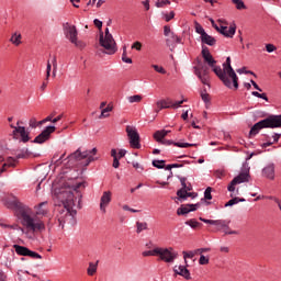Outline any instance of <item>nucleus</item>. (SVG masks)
I'll use <instances>...</instances> for the list:
<instances>
[{
    "instance_id": "nucleus-28",
    "label": "nucleus",
    "mask_w": 281,
    "mask_h": 281,
    "mask_svg": "<svg viewBox=\"0 0 281 281\" xmlns=\"http://www.w3.org/2000/svg\"><path fill=\"white\" fill-rule=\"evenodd\" d=\"M201 41L204 45H210V47H214V45H216V38H214L212 35H209L207 33L201 37Z\"/></svg>"
},
{
    "instance_id": "nucleus-27",
    "label": "nucleus",
    "mask_w": 281,
    "mask_h": 281,
    "mask_svg": "<svg viewBox=\"0 0 281 281\" xmlns=\"http://www.w3.org/2000/svg\"><path fill=\"white\" fill-rule=\"evenodd\" d=\"M162 143L165 146H177L178 148H191L192 146H196V144H189V143H175L172 140H164Z\"/></svg>"
},
{
    "instance_id": "nucleus-40",
    "label": "nucleus",
    "mask_w": 281,
    "mask_h": 281,
    "mask_svg": "<svg viewBox=\"0 0 281 281\" xmlns=\"http://www.w3.org/2000/svg\"><path fill=\"white\" fill-rule=\"evenodd\" d=\"M122 60H123V63H126L127 65L133 64V59H131L126 56V47H123Z\"/></svg>"
},
{
    "instance_id": "nucleus-3",
    "label": "nucleus",
    "mask_w": 281,
    "mask_h": 281,
    "mask_svg": "<svg viewBox=\"0 0 281 281\" xmlns=\"http://www.w3.org/2000/svg\"><path fill=\"white\" fill-rule=\"evenodd\" d=\"M214 74L222 80L223 85L228 89H232V81L234 89H238V76L234 68L232 67V57H227L226 61L223 64V68L217 66L213 69ZM231 78V79H229Z\"/></svg>"
},
{
    "instance_id": "nucleus-52",
    "label": "nucleus",
    "mask_w": 281,
    "mask_h": 281,
    "mask_svg": "<svg viewBox=\"0 0 281 281\" xmlns=\"http://www.w3.org/2000/svg\"><path fill=\"white\" fill-rule=\"evenodd\" d=\"M201 98H202L203 102H205V103L210 102V94L207 92H205V90H204V92H201Z\"/></svg>"
},
{
    "instance_id": "nucleus-60",
    "label": "nucleus",
    "mask_w": 281,
    "mask_h": 281,
    "mask_svg": "<svg viewBox=\"0 0 281 281\" xmlns=\"http://www.w3.org/2000/svg\"><path fill=\"white\" fill-rule=\"evenodd\" d=\"M93 23H94L95 27H98L99 30H102V21L94 19Z\"/></svg>"
},
{
    "instance_id": "nucleus-38",
    "label": "nucleus",
    "mask_w": 281,
    "mask_h": 281,
    "mask_svg": "<svg viewBox=\"0 0 281 281\" xmlns=\"http://www.w3.org/2000/svg\"><path fill=\"white\" fill-rule=\"evenodd\" d=\"M155 5L156 8H166V5H170V0H157Z\"/></svg>"
},
{
    "instance_id": "nucleus-17",
    "label": "nucleus",
    "mask_w": 281,
    "mask_h": 281,
    "mask_svg": "<svg viewBox=\"0 0 281 281\" xmlns=\"http://www.w3.org/2000/svg\"><path fill=\"white\" fill-rule=\"evenodd\" d=\"M11 128H13V137L14 139H19V135L22 138V142L27 143L30 142V134H27V132L25 131L24 126H14V125H10Z\"/></svg>"
},
{
    "instance_id": "nucleus-8",
    "label": "nucleus",
    "mask_w": 281,
    "mask_h": 281,
    "mask_svg": "<svg viewBox=\"0 0 281 281\" xmlns=\"http://www.w3.org/2000/svg\"><path fill=\"white\" fill-rule=\"evenodd\" d=\"M210 21L212 27H214L216 32H220V34H223V36H225L226 38H233L234 34H236V25L229 26V29L227 30V22H225L224 20L217 21L220 23V26L218 24H216V22H214V20L211 19Z\"/></svg>"
},
{
    "instance_id": "nucleus-61",
    "label": "nucleus",
    "mask_w": 281,
    "mask_h": 281,
    "mask_svg": "<svg viewBox=\"0 0 281 281\" xmlns=\"http://www.w3.org/2000/svg\"><path fill=\"white\" fill-rule=\"evenodd\" d=\"M224 234L227 236V235L238 234V232L237 231H229V227H228V228H224Z\"/></svg>"
},
{
    "instance_id": "nucleus-62",
    "label": "nucleus",
    "mask_w": 281,
    "mask_h": 281,
    "mask_svg": "<svg viewBox=\"0 0 281 281\" xmlns=\"http://www.w3.org/2000/svg\"><path fill=\"white\" fill-rule=\"evenodd\" d=\"M52 65H53V67H55V69H58V60L56 58V55L53 56Z\"/></svg>"
},
{
    "instance_id": "nucleus-64",
    "label": "nucleus",
    "mask_w": 281,
    "mask_h": 281,
    "mask_svg": "<svg viewBox=\"0 0 281 281\" xmlns=\"http://www.w3.org/2000/svg\"><path fill=\"white\" fill-rule=\"evenodd\" d=\"M143 5H144V8H145V10H150V1H148V0H145V1H143Z\"/></svg>"
},
{
    "instance_id": "nucleus-14",
    "label": "nucleus",
    "mask_w": 281,
    "mask_h": 281,
    "mask_svg": "<svg viewBox=\"0 0 281 281\" xmlns=\"http://www.w3.org/2000/svg\"><path fill=\"white\" fill-rule=\"evenodd\" d=\"M13 247L18 256H29V258H33L34 260H41L43 258L38 252L32 251L25 246L14 245Z\"/></svg>"
},
{
    "instance_id": "nucleus-50",
    "label": "nucleus",
    "mask_w": 281,
    "mask_h": 281,
    "mask_svg": "<svg viewBox=\"0 0 281 281\" xmlns=\"http://www.w3.org/2000/svg\"><path fill=\"white\" fill-rule=\"evenodd\" d=\"M276 49H278V48L273 44L266 45V52H268V54H271V52H276Z\"/></svg>"
},
{
    "instance_id": "nucleus-48",
    "label": "nucleus",
    "mask_w": 281,
    "mask_h": 281,
    "mask_svg": "<svg viewBox=\"0 0 281 281\" xmlns=\"http://www.w3.org/2000/svg\"><path fill=\"white\" fill-rule=\"evenodd\" d=\"M49 76H52V63L48 60L46 66V80H49Z\"/></svg>"
},
{
    "instance_id": "nucleus-24",
    "label": "nucleus",
    "mask_w": 281,
    "mask_h": 281,
    "mask_svg": "<svg viewBox=\"0 0 281 281\" xmlns=\"http://www.w3.org/2000/svg\"><path fill=\"white\" fill-rule=\"evenodd\" d=\"M177 43H181V37L177 36L175 33H171L169 36H167V40H166L167 47L175 49V45H177Z\"/></svg>"
},
{
    "instance_id": "nucleus-11",
    "label": "nucleus",
    "mask_w": 281,
    "mask_h": 281,
    "mask_svg": "<svg viewBox=\"0 0 281 281\" xmlns=\"http://www.w3.org/2000/svg\"><path fill=\"white\" fill-rule=\"evenodd\" d=\"M126 133L132 148H142V145H139V133H137V130L131 125H127Z\"/></svg>"
},
{
    "instance_id": "nucleus-15",
    "label": "nucleus",
    "mask_w": 281,
    "mask_h": 281,
    "mask_svg": "<svg viewBox=\"0 0 281 281\" xmlns=\"http://www.w3.org/2000/svg\"><path fill=\"white\" fill-rule=\"evenodd\" d=\"M247 181H249V172L239 173L228 184V188H227L228 192H235L236 186H238V183H246Z\"/></svg>"
},
{
    "instance_id": "nucleus-58",
    "label": "nucleus",
    "mask_w": 281,
    "mask_h": 281,
    "mask_svg": "<svg viewBox=\"0 0 281 281\" xmlns=\"http://www.w3.org/2000/svg\"><path fill=\"white\" fill-rule=\"evenodd\" d=\"M215 177H217V179H223V177H225V171L224 170L215 171Z\"/></svg>"
},
{
    "instance_id": "nucleus-44",
    "label": "nucleus",
    "mask_w": 281,
    "mask_h": 281,
    "mask_svg": "<svg viewBox=\"0 0 281 281\" xmlns=\"http://www.w3.org/2000/svg\"><path fill=\"white\" fill-rule=\"evenodd\" d=\"M144 258H147L148 256H157V248H154L153 250H146L143 251Z\"/></svg>"
},
{
    "instance_id": "nucleus-10",
    "label": "nucleus",
    "mask_w": 281,
    "mask_h": 281,
    "mask_svg": "<svg viewBox=\"0 0 281 281\" xmlns=\"http://www.w3.org/2000/svg\"><path fill=\"white\" fill-rule=\"evenodd\" d=\"M98 153V148H93L91 150L81 151L80 148H78L70 157L72 159H76L77 161H82V159H87L86 166H89L91 161H95V158H93V155Z\"/></svg>"
},
{
    "instance_id": "nucleus-19",
    "label": "nucleus",
    "mask_w": 281,
    "mask_h": 281,
    "mask_svg": "<svg viewBox=\"0 0 281 281\" xmlns=\"http://www.w3.org/2000/svg\"><path fill=\"white\" fill-rule=\"evenodd\" d=\"M202 58L204 59L206 65L212 68L213 71L215 67H218L216 66V60L214 59L212 53H210V49L207 47L202 48Z\"/></svg>"
},
{
    "instance_id": "nucleus-63",
    "label": "nucleus",
    "mask_w": 281,
    "mask_h": 281,
    "mask_svg": "<svg viewBox=\"0 0 281 281\" xmlns=\"http://www.w3.org/2000/svg\"><path fill=\"white\" fill-rule=\"evenodd\" d=\"M113 168H120V159L119 158H113Z\"/></svg>"
},
{
    "instance_id": "nucleus-18",
    "label": "nucleus",
    "mask_w": 281,
    "mask_h": 281,
    "mask_svg": "<svg viewBox=\"0 0 281 281\" xmlns=\"http://www.w3.org/2000/svg\"><path fill=\"white\" fill-rule=\"evenodd\" d=\"M202 223H206L207 225H216L217 229H228L229 228V221L227 220H205L200 217Z\"/></svg>"
},
{
    "instance_id": "nucleus-46",
    "label": "nucleus",
    "mask_w": 281,
    "mask_h": 281,
    "mask_svg": "<svg viewBox=\"0 0 281 281\" xmlns=\"http://www.w3.org/2000/svg\"><path fill=\"white\" fill-rule=\"evenodd\" d=\"M199 265H210V258L205 257L204 255L200 256Z\"/></svg>"
},
{
    "instance_id": "nucleus-12",
    "label": "nucleus",
    "mask_w": 281,
    "mask_h": 281,
    "mask_svg": "<svg viewBox=\"0 0 281 281\" xmlns=\"http://www.w3.org/2000/svg\"><path fill=\"white\" fill-rule=\"evenodd\" d=\"M183 102H186V100H181L178 102H172V100L170 99L157 101L156 112L159 113V111H161L162 109H179V106H181Z\"/></svg>"
},
{
    "instance_id": "nucleus-56",
    "label": "nucleus",
    "mask_w": 281,
    "mask_h": 281,
    "mask_svg": "<svg viewBox=\"0 0 281 281\" xmlns=\"http://www.w3.org/2000/svg\"><path fill=\"white\" fill-rule=\"evenodd\" d=\"M133 168L138 170V172H142L144 170V167L139 165V162H132Z\"/></svg>"
},
{
    "instance_id": "nucleus-47",
    "label": "nucleus",
    "mask_w": 281,
    "mask_h": 281,
    "mask_svg": "<svg viewBox=\"0 0 281 281\" xmlns=\"http://www.w3.org/2000/svg\"><path fill=\"white\" fill-rule=\"evenodd\" d=\"M188 196H194V193L184 191L182 193V196H178V199H180L181 201H186L188 199Z\"/></svg>"
},
{
    "instance_id": "nucleus-30",
    "label": "nucleus",
    "mask_w": 281,
    "mask_h": 281,
    "mask_svg": "<svg viewBox=\"0 0 281 281\" xmlns=\"http://www.w3.org/2000/svg\"><path fill=\"white\" fill-rule=\"evenodd\" d=\"M186 181H188V178H180V183L182 188L177 191V196H183V192H186V188L188 186Z\"/></svg>"
},
{
    "instance_id": "nucleus-26",
    "label": "nucleus",
    "mask_w": 281,
    "mask_h": 281,
    "mask_svg": "<svg viewBox=\"0 0 281 281\" xmlns=\"http://www.w3.org/2000/svg\"><path fill=\"white\" fill-rule=\"evenodd\" d=\"M167 135H168V132H166V130L156 131L154 133V139H156L158 144H166L164 139L166 138Z\"/></svg>"
},
{
    "instance_id": "nucleus-6",
    "label": "nucleus",
    "mask_w": 281,
    "mask_h": 281,
    "mask_svg": "<svg viewBox=\"0 0 281 281\" xmlns=\"http://www.w3.org/2000/svg\"><path fill=\"white\" fill-rule=\"evenodd\" d=\"M64 32L66 38L70 41L72 45H75L79 49H85V47H87V44H85V42L78 40V30L76 29V25L66 24Z\"/></svg>"
},
{
    "instance_id": "nucleus-36",
    "label": "nucleus",
    "mask_w": 281,
    "mask_h": 281,
    "mask_svg": "<svg viewBox=\"0 0 281 281\" xmlns=\"http://www.w3.org/2000/svg\"><path fill=\"white\" fill-rule=\"evenodd\" d=\"M186 225H189L192 229H196V227H201V223H199L196 220H189L186 222Z\"/></svg>"
},
{
    "instance_id": "nucleus-31",
    "label": "nucleus",
    "mask_w": 281,
    "mask_h": 281,
    "mask_svg": "<svg viewBox=\"0 0 281 281\" xmlns=\"http://www.w3.org/2000/svg\"><path fill=\"white\" fill-rule=\"evenodd\" d=\"M238 203H245V199H240V198H233L232 200H229L226 204L225 207H232V205H236Z\"/></svg>"
},
{
    "instance_id": "nucleus-25",
    "label": "nucleus",
    "mask_w": 281,
    "mask_h": 281,
    "mask_svg": "<svg viewBox=\"0 0 281 281\" xmlns=\"http://www.w3.org/2000/svg\"><path fill=\"white\" fill-rule=\"evenodd\" d=\"M175 273H177V276H182V278H186V280H190V270H188V268H186L184 266H176L173 269Z\"/></svg>"
},
{
    "instance_id": "nucleus-53",
    "label": "nucleus",
    "mask_w": 281,
    "mask_h": 281,
    "mask_svg": "<svg viewBox=\"0 0 281 281\" xmlns=\"http://www.w3.org/2000/svg\"><path fill=\"white\" fill-rule=\"evenodd\" d=\"M132 49H136L137 52H142V42H135L132 45Z\"/></svg>"
},
{
    "instance_id": "nucleus-4",
    "label": "nucleus",
    "mask_w": 281,
    "mask_h": 281,
    "mask_svg": "<svg viewBox=\"0 0 281 281\" xmlns=\"http://www.w3.org/2000/svg\"><path fill=\"white\" fill-rule=\"evenodd\" d=\"M281 127V115L276 116H269L265 120L259 121L256 123L249 132V137H255V135H258L262 128H280Z\"/></svg>"
},
{
    "instance_id": "nucleus-39",
    "label": "nucleus",
    "mask_w": 281,
    "mask_h": 281,
    "mask_svg": "<svg viewBox=\"0 0 281 281\" xmlns=\"http://www.w3.org/2000/svg\"><path fill=\"white\" fill-rule=\"evenodd\" d=\"M64 157H65V154H63L59 158H58V155H55L52 159V164H55V166H60V164H63Z\"/></svg>"
},
{
    "instance_id": "nucleus-43",
    "label": "nucleus",
    "mask_w": 281,
    "mask_h": 281,
    "mask_svg": "<svg viewBox=\"0 0 281 281\" xmlns=\"http://www.w3.org/2000/svg\"><path fill=\"white\" fill-rule=\"evenodd\" d=\"M233 3L236 5L237 10H245V2L243 0H233Z\"/></svg>"
},
{
    "instance_id": "nucleus-7",
    "label": "nucleus",
    "mask_w": 281,
    "mask_h": 281,
    "mask_svg": "<svg viewBox=\"0 0 281 281\" xmlns=\"http://www.w3.org/2000/svg\"><path fill=\"white\" fill-rule=\"evenodd\" d=\"M156 256L161 260L162 262L172 263L175 260H177L179 254L175 251V248H161L156 247Z\"/></svg>"
},
{
    "instance_id": "nucleus-41",
    "label": "nucleus",
    "mask_w": 281,
    "mask_h": 281,
    "mask_svg": "<svg viewBox=\"0 0 281 281\" xmlns=\"http://www.w3.org/2000/svg\"><path fill=\"white\" fill-rule=\"evenodd\" d=\"M183 259L184 260H188V258L192 259L196 256V250H193V251H183Z\"/></svg>"
},
{
    "instance_id": "nucleus-20",
    "label": "nucleus",
    "mask_w": 281,
    "mask_h": 281,
    "mask_svg": "<svg viewBox=\"0 0 281 281\" xmlns=\"http://www.w3.org/2000/svg\"><path fill=\"white\" fill-rule=\"evenodd\" d=\"M48 212L49 209L47 207V201H45L35 206V213L32 212V214L33 216H35V218H38V221H41V217L38 216H47Z\"/></svg>"
},
{
    "instance_id": "nucleus-57",
    "label": "nucleus",
    "mask_w": 281,
    "mask_h": 281,
    "mask_svg": "<svg viewBox=\"0 0 281 281\" xmlns=\"http://www.w3.org/2000/svg\"><path fill=\"white\" fill-rule=\"evenodd\" d=\"M207 251H211V248H198L195 249V254L199 255V254H205Z\"/></svg>"
},
{
    "instance_id": "nucleus-35",
    "label": "nucleus",
    "mask_w": 281,
    "mask_h": 281,
    "mask_svg": "<svg viewBox=\"0 0 281 281\" xmlns=\"http://www.w3.org/2000/svg\"><path fill=\"white\" fill-rule=\"evenodd\" d=\"M195 32L196 34H200V38H202L206 34L205 29H203V26L198 22H195Z\"/></svg>"
},
{
    "instance_id": "nucleus-49",
    "label": "nucleus",
    "mask_w": 281,
    "mask_h": 281,
    "mask_svg": "<svg viewBox=\"0 0 281 281\" xmlns=\"http://www.w3.org/2000/svg\"><path fill=\"white\" fill-rule=\"evenodd\" d=\"M151 67H153V69H155V71H157L158 74H166V69H164V67H161V66L153 65Z\"/></svg>"
},
{
    "instance_id": "nucleus-16",
    "label": "nucleus",
    "mask_w": 281,
    "mask_h": 281,
    "mask_svg": "<svg viewBox=\"0 0 281 281\" xmlns=\"http://www.w3.org/2000/svg\"><path fill=\"white\" fill-rule=\"evenodd\" d=\"M56 131V126H47L40 135L34 139V144H45L52 136V133Z\"/></svg>"
},
{
    "instance_id": "nucleus-5",
    "label": "nucleus",
    "mask_w": 281,
    "mask_h": 281,
    "mask_svg": "<svg viewBox=\"0 0 281 281\" xmlns=\"http://www.w3.org/2000/svg\"><path fill=\"white\" fill-rule=\"evenodd\" d=\"M99 44L105 50V54L110 56L117 52V43H115V38H113V34L109 32V27L105 29V33L101 32L99 37Z\"/></svg>"
},
{
    "instance_id": "nucleus-1",
    "label": "nucleus",
    "mask_w": 281,
    "mask_h": 281,
    "mask_svg": "<svg viewBox=\"0 0 281 281\" xmlns=\"http://www.w3.org/2000/svg\"><path fill=\"white\" fill-rule=\"evenodd\" d=\"M3 201L5 207H8V210H13L18 218H20L22 232L27 235V238H34V234H43V232H45V222L38 220L32 213V209L21 203L16 196L9 194Z\"/></svg>"
},
{
    "instance_id": "nucleus-9",
    "label": "nucleus",
    "mask_w": 281,
    "mask_h": 281,
    "mask_svg": "<svg viewBox=\"0 0 281 281\" xmlns=\"http://www.w3.org/2000/svg\"><path fill=\"white\" fill-rule=\"evenodd\" d=\"M195 76L201 80L202 85H210V66L199 61L198 66L193 67Z\"/></svg>"
},
{
    "instance_id": "nucleus-33",
    "label": "nucleus",
    "mask_w": 281,
    "mask_h": 281,
    "mask_svg": "<svg viewBox=\"0 0 281 281\" xmlns=\"http://www.w3.org/2000/svg\"><path fill=\"white\" fill-rule=\"evenodd\" d=\"M98 271V265L90 262L87 269L88 276H93Z\"/></svg>"
},
{
    "instance_id": "nucleus-34",
    "label": "nucleus",
    "mask_w": 281,
    "mask_h": 281,
    "mask_svg": "<svg viewBox=\"0 0 281 281\" xmlns=\"http://www.w3.org/2000/svg\"><path fill=\"white\" fill-rule=\"evenodd\" d=\"M127 100H128L130 104H134V102H137V103L142 102L143 97H142V94H134V95L128 97Z\"/></svg>"
},
{
    "instance_id": "nucleus-45",
    "label": "nucleus",
    "mask_w": 281,
    "mask_h": 281,
    "mask_svg": "<svg viewBox=\"0 0 281 281\" xmlns=\"http://www.w3.org/2000/svg\"><path fill=\"white\" fill-rule=\"evenodd\" d=\"M204 199H206V201H212V188H206L204 191Z\"/></svg>"
},
{
    "instance_id": "nucleus-32",
    "label": "nucleus",
    "mask_w": 281,
    "mask_h": 281,
    "mask_svg": "<svg viewBox=\"0 0 281 281\" xmlns=\"http://www.w3.org/2000/svg\"><path fill=\"white\" fill-rule=\"evenodd\" d=\"M10 42L15 45L19 46L21 44V34L20 33H14L11 38Z\"/></svg>"
},
{
    "instance_id": "nucleus-37",
    "label": "nucleus",
    "mask_w": 281,
    "mask_h": 281,
    "mask_svg": "<svg viewBox=\"0 0 281 281\" xmlns=\"http://www.w3.org/2000/svg\"><path fill=\"white\" fill-rule=\"evenodd\" d=\"M111 111H113V108L111 105H108L105 109H103L101 111V115L99 116L100 120H102V117H109V113H111Z\"/></svg>"
},
{
    "instance_id": "nucleus-42",
    "label": "nucleus",
    "mask_w": 281,
    "mask_h": 281,
    "mask_svg": "<svg viewBox=\"0 0 281 281\" xmlns=\"http://www.w3.org/2000/svg\"><path fill=\"white\" fill-rule=\"evenodd\" d=\"M165 164H166V160H153L154 168L161 169L164 168V166H166Z\"/></svg>"
},
{
    "instance_id": "nucleus-54",
    "label": "nucleus",
    "mask_w": 281,
    "mask_h": 281,
    "mask_svg": "<svg viewBox=\"0 0 281 281\" xmlns=\"http://www.w3.org/2000/svg\"><path fill=\"white\" fill-rule=\"evenodd\" d=\"M237 74H250L251 76H255V78H256V74H254V71H251V70L245 71V67L237 69Z\"/></svg>"
},
{
    "instance_id": "nucleus-13",
    "label": "nucleus",
    "mask_w": 281,
    "mask_h": 281,
    "mask_svg": "<svg viewBox=\"0 0 281 281\" xmlns=\"http://www.w3.org/2000/svg\"><path fill=\"white\" fill-rule=\"evenodd\" d=\"M0 177L3 172H8V168H14L16 166V159L12 157H5L3 154H0Z\"/></svg>"
},
{
    "instance_id": "nucleus-21",
    "label": "nucleus",
    "mask_w": 281,
    "mask_h": 281,
    "mask_svg": "<svg viewBox=\"0 0 281 281\" xmlns=\"http://www.w3.org/2000/svg\"><path fill=\"white\" fill-rule=\"evenodd\" d=\"M262 177L265 179H269L270 181H273L276 179V165L269 164L261 170Z\"/></svg>"
},
{
    "instance_id": "nucleus-59",
    "label": "nucleus",
    "mask_w": 281,
    "mask_h": 281,
    "mask_svg": "<svg viewBox=\"0 0 281 281\" xmlns=\"http://www.w3.org/2000/svg\"><path fill=\"white\" fill-rule=\"evenodd\" d=\"M170 34H172V32L170 31V26L166 25L164 27V35L165 36H170Z\"/></svg>"
},
{
    "instance_id": "nucleus-23",
    "label": "nucleus",
    "mask_w": 281,
    "mask_h": 281,
    "mask_svg": "<svg viewBox=\"0 0 281 281\" xmlns=\"http://www.w3.org/2000/svg\"><path fill=\"white\" fill-rule=\"evenodd\" d=\"M111 191L103 192L100 202V210H102V212H106V207L109 206V203H111Z\"/></svg>"
},
{
    "instance_id": "nucleus-2",
    "label": "nucleus",
    "mask_w": 281,
    "mask_h": 281,
    "mask_svg": "<svg viewBox=\"0 0 281 281\" xmlns=\"http://www.w3.org/2000/svg\"><path fill=\"white\" fill-rule=\"evenodd\" d=\"M80 188H85V182H79L72 187L74 192H76L77 196L74 194L71 190L61 191L57 198L61 201V205L58 207V222L59 225H64V223H71L74 221V216H76L77 211L74 210L76 207V200L78 199V203L82 199V194H80Z\"/></svg>"
},
{
    "instance_id": "nucleus-22",
    "label": "nucleus",
    "mask_w": 281,
    "mask_h": 281,
    "mask_svg": "<svg viewBox=\"0 0 281 281\" xmlns=\"http://www.w3.org/2000/svg\"><path fill=\"white\" fill-rule=\"evenodd\" d=\"M196 207H199V204H182L181 207L177 210V214L178 216H183L190 214V212H196Z\"/></svg>"
},
{
    "instance_id": "nucleus-51",
    "label": "nucleus",
    "mask_w": 281,
    "mask_h": 281,
    "mask_svg": "<svg viewBox=\"0 0 281 281\" xmlns=\"http://www.w3.org/2000/svg\"><path fill=\"white\" fill-rule=\"evenodd\" d=\"M172 19H175V11H171L169 14L168 13L165 14V21L167 23H169V21H172Z\"/></svg>"
},
{
    "instance_id": "nucleus-55",
    "label": "nucleus",
    "mask_w": 281,
    "mask_h": 281,
    "mask_svg": "<svg viewBox=\"0 0 281 281\" xmlns=\"http://www.w3.org/2000/svg\"><path fill=\"white\" fill-rule=\"evenodd\" d=\"M31 128H36L38 126V122H36V117H32L29 122Z\"/></svg>"
},
{
    "instance_id": "nucleus-29",
    "label": "nucleus",
    "mask_w": 281,
    "mask_h": 281,
    "mask_svg": "<svg viewBox=\"0 0 281 281\" xmlns=\"http://www.w3.org/2000/svg\"><path fill=\"white\" fill-rule=\"evenodd\" d=\"M148 229V223L146 222H136V234H142Z\"/></svg>"
}]
</instances>
